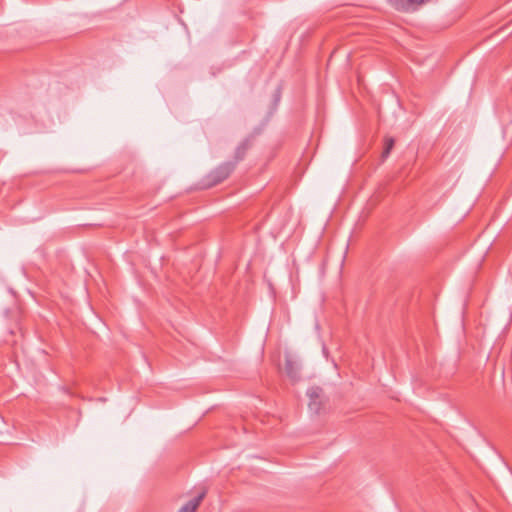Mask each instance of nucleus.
<instances>
[{
    "instance_id": "f257e3e1",
    "label": "nucleus",
    "mask_w": 512,
    "mask_h": 512,
    "mask_svg": "<svg viewBox=\"0 0 512 512\" xmlns=\"http://www.w3.org/2000/svg\"><path fill=\"white\" fill-rule=\"evenodd\" d=\"M235 169V163L224 162L205 177V187L210 188L226 180Z\"/></svg>"
},
{
    "instance_id": "f03ea898",
    "label": "nucleus",
    "mask_w": 512,
    "mask_h": 512,
    "mask_svg": "<svg viewBox=\"0 0 512 512\" xmlns=\"http://www.w3.org/2000/svg\"><path fill=\"white\" fill-rule=\"evenodd\" d=\"M425 0H391L392 6L402 12L415 11Z\"/></svg>"
},
{
    "instance_id": "7ed1b4c3",
    "label": "nucleus",
    "mask_w": 512,
    "mask_h": 512,
    "mask_svg": "<svg viewBox=\"0 0 512 512\" xmlns=\"http://www.w3.org/2000/svg\"><path fill=\"white\" fill-rule=\"evenodd\" d=\"M300 364L293 360L292 358L290 357H287L286 359V363H285V370H286V373L287 375L292 379V380H298L300 378Z\"/></svg>"
},
{
    "instance_id": "20e7f679",
    "label": "nucleus",
    "mask_w": 512,
    "mask_h": 512,
    "mask_svg": "<svg viewBox=\"0 0 512 512\" xmlns=\"http://www.w3.org/2000/svg\"><path fill=\"white\" fill-rule=\"evenodd\" d=\"M205 496V492L200 493L198 496L194 497L193 499L189 500L187 503H185L178 512H195L202 502L203 498Z\"/></svg>"
},
{
    "instance_id": "39448f33",
    "label": "nucleus",
    "mask_w": 512,
    "mask_h": 512,
    "mask_svg": "<svg viewBox=\"0 0 512 512\" xmlns=\"http://www.w3.org/2000/svg\"><path fill=\"white\" fill-rule=\"evenodd\" d=\"M251 143L248 139H245L242 141L236 148L235 154H234V161H231L232 163H235V165L244 159L245 154L247 150L250 148Z\"/></svg>"
},
{
    "instance_id": "423d86ee",
    "label": "nucleus",
    "mask_w": 512,
    "mask_h": 512,
    "mask_svg": "<svg viewBox=\"0 0 512 512\" xmlns=\"http://www.w3.org/2000/svg\"><path fill=\"white\" fill-rule=\"evenodd\" d=\"M395 144V140L391 137L385 138V146L382 152V159L385 160L390 155L391 150L393 149Z\"/></svg>"
},
{
    "instance_id": "0eeeda50",
    "label": "nucleus",
    "mask_w": 512,
    "mask_h": 512,
    "mask_svg": "<svg viewBox=\"0 0 512 512\" xmlns=\"http://www.w3.org/2000/svg\"><path fill=\"white\" fill-rule=\"evenodd\" d=\"M322 393V389L319 387H312L308 389L307 395L310 400H319Z\"/></svg>"
},
{
    "instance_id": "6e6552de",
    "label": "nucleus",
    "mask_w": 512,
    "mask_h": 512,
    "mask_svg": "<svg viewBox=\"0 0 512 512\" xmlns=\"http://www.w3.org/2000/svg\"><path fill=\"white\" fill-rule=\"evenodd\" d=\"M321 408V402L319 400H310L309 401V409L314 413H319Z\"/></svg>"
}]
</instances>
